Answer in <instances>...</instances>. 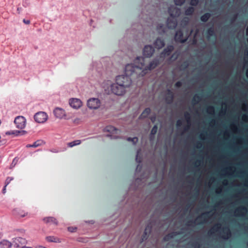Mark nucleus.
I'll use <instances>...</instances> for the list:
<instances>
[{"label":"nucleus","instance_id":"nucleus-55","mask_svg":"<svg viewBox=\"0 0 248 248\" xmlns=\"http://www.w3.org/2000/svg\"><path fill=\"white\" fill-rule=\"evenodd\" d=\"M195 223V221H188L187 223V225H188V226H190L191 225V223Z\"/></svg>","mask_w":248,"mask_h":248},{"label":"nucleus","instance_id":"nucleus-60","mask_svg":"<svg viewBox=\"0 0 248 248\" xmlns=\"http://www.w3.org/2000/svg\"><path fill=\"white\" fill-rule=\"evenodd\" d=\"M189 125H187V126H186L185 128V130H187L188 128H189Z\"/></svg>","mask_w":248,"mask_h":248},{"label":"nucleus","instance_id":"nucleus-29","mask_svg":"<svg viewBox=\"0 0 248 248\" xmlns=\"http://www.w3.org/2000/svg\"><path fill=\"white\" fill-rule=\"evenodd\" d=\"M247 208L244 206H241L238 208L236 210V212L237 213V215H243V213L247 212Z\"/></svg>","mask_w":248,"mask_h":248},{"label":"nucleus","instance_id":"nucleus-39","mask_svg":"<svg viewBox=\"0 0 248 248\" xmlns=\"http://www.w3.org/2000/svg\"><path fill=\"white\" fill-rule=\"evenodd\" d=\"M127 140L129 141L132 142L134 143V144H135L138 141V138L137 137H134L133 138H128L127 139Z\"/></svg>","mask_w":248,"mask_h":248},{"label":"nucleus","instance_id":"nucleus-45","mask_svg":"<svg viewBox=\"0 0 248 248\" xmlns=\"http://www.w3.org/2000/svg\"><path fill=\"white\" fill-rule=\"evenodd\" d=\"M184 116H185V118H186V119L187 121V122L188 123L189 122L190 119V116L189 113H188V112H186L185 113Z\"/></svg>","mask_w":248,"mask_h":248},{"label":"nucleus","instance_id":"nucleus-37","mask_svg":"<svg viewBox=\"0 0 248 248\" xmlns=\"http://www.w3.org/2000/svg\"><path fill=\"white\" fill-rule=\"evenodd\" d=\"M188 63L187 62H184L181 65V69L185 70L188 68Z\"/></svg>","mask_w":248,"mask_h":248},{"label":"nucleus","instance_id":"nucleus-33","mask_svg":"<svg viewBox=\"0 0 248 248\" xmlns=\"http://www.w3.org/2000/svg\"><path fill=\"white\" fill-rule=\"evenodd\" d=\"M140 152H141L140 149H139L137 151L136 157V160L139 163H141L142 161V156H141Z\"/></svg>","mask_w":248,"mask_h":248},{"label":"nucleus","instance_id":"nucleus-7","mask_svg":"<svg viewBox=\"0 0 248 248\" xmlns=\"http://www.w3.org/2000/svg\"><path fill=\"white\" fill-rule=\"evenodd\" d=\"M168 12L171 17H177L180 15L181 11L179 8L171 6L169 8Z\"/></svg>","mask_w":248,"mask_h":248},{"label":"nucleus","instance_id":"nucleus-44","mask_svg":"<svg viewBox=\"0 0 248 248\" xmlns=\"http://www.w3.org/2000/svg\"><path fill=\"white\" fill-rule=\"evenodd\" d=\"M208 214L209 213L208 212L202 214L200 217L197 218L196 221H198L200 218H204L205 219L207 217Z\"/></svg>","mask_w":248,"mask_h":248},{"label":"nucleus","instance_id":"nucleus-35","mask_svg":"<svg viewBox=\"0 0 248 248\" xmlns=\"http://www.w3.org/2000/svg\"><path fill=\"white\" fill-rule=\"evenodd\" d=\"M152 230V226L150 224H148L145 229L143 234L144 236H146L147 238L148 236V233H150Z\"/></svg>","mask_w":248,"mask_h":248},{"label":"nucleus","instance_id":"nucleus-50","mask_svg":"<svg viewBox=\"0 0 248 248\" xmlns=\"http://www.w3.org/2000/svg\"><path fill=\"white\" fill-rule=\"evenodd\" d=\"M182 121H181V120H178V121H177V122H176V126H177V127H179V126H181V125H182Z\"/></svg>","mask_w":248,"mask_h":248},{"label":"nucleus","instance_id":"nucleus-10","mask_svg":"<svg viewBox=\"0 0 248 248\" xmlns=\"http://www.w3.org/2000/svg\"><path fill=\"white\" fill-rule=\"evenodd\" d=\"M174 49V47L173 46H168L166 48H164L163 51L160 53V57L165 58L166 56H170Z\"/></svg>","mask_w":248,"mask_h":248},{"label":"nucleus","instance_id":"nucleus-21","mask_svg":"<svg viewBox=\"0 0 248 248\" xmlns=\"http://www.w3.org/2000/svg\"><path fill=\"white\" fill-rule=\"evenodd\" d=\"M44 144V142L42 140H38L35 141L32 144H27V148L34 147L36 148Z\"/></svg>","mask_w":248,"mask_h":248},{"label":"nucleus","instance_id":"nucleus-16","mask_svg":"<svg viewBox=\"0 0 248 248\" xmlns=\"http://www.w3.org/2000/svg\"><path fill=\"white\" fill-rule=\"evenodd\" d=\"M53 113L55 117L57 118L62 119L65 116L64 110L59 108H56L54 110Z\"/></svg>","mask_w":248,"mask_h":248},{"label":"nucleus","instance_id":"nucleus-63","mask_svg":"<svg viewBox=\"0 0 248 248\" xmlns=\"http://www.w3.org/2000/svg\"><path fill=\"white\" fill-rule=\"evenodd\" d=\"M199 163L200 164V163H201V161H197L196 162V163Z\"/></svg>","mask_w":248,"mask_h":248},{"label":"nucleus","instance_id":"nucleus-23","mask_svg":"<svg viewBox=\"0 0 248 248\" xmlns=\"http://www.w3.org/2000/svg\"><path fill=\"white\" fill-rule=\"evenodd\" d=\"M46 239L47 241L50 242H55V243H61V239L57 237L54 236H47L46 237Z\"/></svg>","mask_w":248,"mask_h":248},{"label":"nucleus","instance_id":"nucleus-28","mask_svg":"<svg viewBox=\"0 0 248 248\" xmlns=\"http://www.w3.org/2000/svg\"><path fill=\"white\" fill-rule=\"evenodd\" d=\"M195 11V9L193 7H189L187 8L185 12V14L186 16H192Z\"/></svg>","mask_w":248,"mask_h":248},{"label":"nucleus","instance_id":"nucleus-25","mask_svg":"<svg viewBox=\"0 0 248 248\" xmlns=\"http://www.w3.org/2000/svg\"><path fill=\"white\" fill-rule=\"evenodd\" d=\"M178 234H179V232H176L170 233L164 237V240L165 241H169L170 239L173 238L175 236L177 235Z\"/></svg>","mask_w":248,"mask_h":248},{"label":"nucleus","instance_id":"nucleus-18","mask_svg":"<svg viewBox=\"0 0 248 248\" xmlns=\"http://www.w3.org/2000/svg\"><path fill=\"white\" fill-rule=\"evenodd\" d=\"M232 235L230 229L228 227L223 228V233L221 237L224 239H228L231 237Z\"/></svg>","mask_w":248,"mask_h":248},{"label":"nucleus","instance_id":"nucleus-40","mask_svg":"<svg viewBox=\"0 0 248 248\" xmlns=\"http://www.w3.org/2000/svg\"><path fill=\"white\" fill-rule=\"evenodd\" d=\"M13 179V177H7L5 182V186H7Z\"/></svg>","mask_w":248,"mask_h":248},{"label":"nucleus","instance_id":"nucleus-31","mask_svg":"<svg viewBox=\"0 0 248 248\" xmlns=\"http://www.w3.org/2000/svg\"><path fill=\"white\" fill-rule=\"evenodd\" d=\"M80 140H76L67 143V145L69 147H73L76 145H79L81 143Z\"/></svg>","mask_w":248,"mask_h":248},{"label":"nucleus","instance_id":"nucleus-49","mask_svg":"<svg viewBox=\"0 0 248 248\" xmlns=\"http://www.w3.org/2000/svg\"><path fill=\"white\" fill-rule=\"evenodd\" d=\"M142 169V166L140 165V164H138L136 168V171H140Z\"/></svg>","mask_w":248,"mask_h":248},{"label":"nucleus","instance_id":"nucleus-19","mask_svg":"<svg viewBox=\"0 0 248 248\" xmlns=\"http://www.w3.org/2000/svg\"><path fill=\"white\" fill-rule=\"evenodd\" d=\"M14 212L15 215L22 217L27 216L28 215L27 212H25L24 210L19 208L15 209Z\"/></svg>","mask_w":248,"mask_h":248},{"label":"nucleus","instance_id":"nucleus-24","mask_svg":"<svg viewBox=\"0 0 248 248\" xmlns=\"http://www.w3.org/2000/svg\"><path fill=\"white\" fill-rule=\"evenodd\" d=\"M207 38L209 39L211 36H215V31L213 26L209 28L206 31Z\"/></svg>","mask_w":248,"mask_h":248},{"label":"nucleus","instance_id":"nucleus-56","mask_svg":"<svg viewBox=\"0 0 248 248\" xmlns=\"http://www.w3.org/2000/svg\"><path fill=\"white\" fill-rule=\"evenodd\" d=\"M237 14H236V15H234V16H233V17H232V20H235V19H236V18H237Z\"/></svg>","mask_w":248,"mask_h":248},{"label":"nucleus","instance_id":"nucleus-26","mask_svg":"<svg viewBox=\"0 0 248 248\" xmlns=\"http://www.w3.org/2000/svg\"><path fill=\"white\" fill-rule=\"evenodd\" d=\"M211 16V14L210 13H206L201 16L200 19L202 22H206L208 20Z\"/></svg>","mask_w":248,"mask_h":248},{"label":"nucleus","instance_id":"nucleus-47","mask_svg":"<svg viewBox=\"0 0 248 248\" xmlns=\"http://www.w3.org/2000/svg\"><path fill=\"white\" fill-rule=\"evenodd\" d=\"M177 57H178V54H176V52H175V53H173L172 54V55L171 56L170 59L173 60L174 61L177 59Z\"/></svg>","mask_w":248,"mask_h":248},{"label":"nucleus","instance_id":"nucleus-2","mask_svg":"<svg viewBox=\"0 0 248 248\" xmlns=\"http://www.w3.org/2000/svg\"><path fill=\"white\" fill-rule=\"evenodd\" d=\"M138 78V74L135 70L134 65L133 63L127 64L125 67L124 75L116 77V82L123 87L124 89L129 87L132 82V78Z\"/></svg>","mask_w":248,"mask_h":248},{"label":"nucleus","instance_id":"nucleus-3","mask_svg":"<svg viewBox=\"0 0 248 248\" xmlns=\"http://www.w3.org/2000/svg\"><path fill=\"white\" fill-rule=\"evenodd\" d=\"M111 93L117 95H122L125 93V89L116 82L110 86Z\"/></svg>","mask_w":248,"mask_h":248},{"label":"nucleus","instance_id":"nucleus-9","mask_svg":"<svg viewBox=\"0 0 248 248\" xmlns=\"http://www.w3.org/2000/svg\"><path fill=\"white\" fill-rule=\"evenodd\" d=\"M175 40L176 42L183 43H185L187 38H184L183 31L181 30L176 31L175 35Z\"/></svg>","mask_w":248,"mask_h":248},{"label":"nucleus","instance_id":"nucleus-20","mask_svg":"<svg viewBox=\"0 0 248 248\" xmlns=\"http://www.w3.org/2000/svg\"><path fill=\"white\" fill-rule=\"evenodd\" d=\"M106 131L112 133L113 134H117L119 132H120V131L116 128L115 127L111 126V125H108L105 128Z\"/></svg>","mask_w":248,"mask_h":248},{"label":"nucleus","instance_id":"nucleus-48","mask_svg":"<svg viewBox=\"0 0 248 248\" xmlns=\"http://www.w3.org/2000/svg\"><path fill=\"white\" fill-rule=\"evenodd\" d=\"M182 86V83L181 81H177L175 84V87L176 88H180Z\"/></svg>","mask_w":248,"mask_h":248},{"label":"nucleus","instance_id":"nucleus-43","mask_svg":"<svg viewBox=\"0 0 248 248\" xmlns=\"http://www.w3.org/2000/svg\"><path fill=\"white\" fill-rule=\"evenodd\" d=\"M192 246L195 248H200V244L198 241H195L191 244Z\"/></svg>","mask_w":248,"mask_h":248},{"label":"nucleus","instance_id":"nucleus-17","mask_svg":"<svg viewBox=\"0 0 248 248\" xmlns=\"http://www.w3.org/2000/svg\"><path fill=\"white\" fill-rule=\"evenodd\" d=\"M154 46L155 48L160 49L165 46L164 40L160 38H157L155 41Z\"/></svg>","mask_w":248,"mask_h":248},{"label":"nucleus","instance_id":"nucleus-13","mask_svg":"<svg viewBox=\"0 0 248 248\" xmlns=\"http://www.w3.org/2000/svg\"><path fill=\"white\" fill-rule=\"evenodd\" d=\"M26 240L25 239L18 237L13 239V245L16 247H19L21 245L26 244Z\"/></svg>","mask_w":248,"mask_h":248},{"label":"nucleus","instance_id":"nucleus-34","mask_svg":"<svg viewBox=\"0 0 248 248\" xmlns=\"http://www.w3.org/2000/svg\"><path fill=\"white\" fill-rule=\"evenodd\" d=\"M152 230V226L150 224H148L145 229L143 234L144 236H146L147 238L148 236V233H150Z\"/></svg>","mask_w":248,"mask_h":248},{"label":"nucleus","instance_id":"nucleus-42","mask_svg":"<svg viewBox=\"0 0 248 248\" xmlns=\"http://www.w3.org/2000/svg\"><path fill=\"white\" fill-rule=\"evenodd\" d=\"M199 2V0H190V4L192 6H197Z\"/></svg>","mask_w":248,"mask_h":248},{"label":"nucleus","instance_id":"nucleus-54","mask_svg":"<svg viewBox=\"0 0 248 248\" xmlns=\"http://www.w3.org/2000/svg\"><path fill=\"white\" fill-rule=\"evenodd\" d=\"M151 120L152 121V122H155V116L152 117L151 118Z\"/></svg>","mask_w":248,"mask_h":248},{"label":"nucleus","instance_id":"nucleus-27","mask_svg":"<svg viewBox=\"0 0 248 248\" xmlns=\"http://www.w3.org/2000/svg\"><path fill=\"white\" fill-rule=\"evenodd\" d=\"M150 112H151L150 108H146L143 110V111L142 112L141 114L140 115V118L141 119V118H146L149 115Z\"/></svg>","mask_w":248,"mask_h":248},{"label":"nucleus","instance_id":"nucleus-15","mask_svg":"<svg viewBox=\"0 0 248 248\" xmlns=\"http://www.w3.org/2000/svg\"><path fill=\"white\" fill-rule=\"evenodd\" d=\"M45 223L48 225H54L55 226L58 225V221L57 219L53 217H46L43 219Z\"/></svg>","mask_w":248,"mask_h":248},{"label":"nucleus","instance_id":"nucleus-58","mask_svg":"<svg viewBox=\"0 0 248 248\" xmlns=\"http://www.w3.org/2000/svg\"><path fill=\"white\" fill-rule=\"evenodd\" d=\"M246 74L247 77L248 78V68L246 70Z\"/></svg>","mask_w":248,"mask_h":248},{"label":"nucleus","instance_id":"nucleus-64","mask_svg":"<svg viewBox=\"0 0 248 248\" xmlns=\"http://www.w3.org/2000/svg\"><path fill=\"white\" fill-rule=\"evenodd\" d=\"M246 55L248 56V51H247V53Z\"/></svg>","mask_w":248,"mask_h":248},{"label":"nucleus","instance_id":"nucleus-38","mask_svg":"<svg viewBox=\"0 0 248 248\" xmlns=\"http://www.w3.org/2000/svg\"><path fill=\"white\" fill-rule=\"evenodd\" d=\"M175 4L177 6L182 5L185 2V0H174Z\"/></svg>","mask_w":248,"mask_h":248},{"label":"nucleus","instance_id":"nucleus-6","mask_svg":"<svg viewBox=\"0 0 248 248\" xmlns=\"http://www.w3.org/2000/svg\"><path fill=\"white\" fill-rule=\"evenodd\" d=\"M14 123L17 128L23 129L25 127L26 119L23 116H17L15 119Z\"/></svg>","mask_w":248,"mask_h":248},{"label":"nucleus","instance_id":"nucleus-52","mask_svg":"<svg viewBox=\"0 0 248 248\" xmlns=\"http://www.w3.org/2000/svg\"><path fill=\"white\" fill-rule=\"evenodd\" d=\"M23 21L26 24H29L30 23V21L29 20H26L24 19Z\"/></svg>","mask_w":248,"mask_h":248},{"label":"nucleus","instance_id":"nucleus-1","mask_svg":"<svg viewBox=\"0 0 248 248\" xmlns=\"http://www.w3.org/2000/svg\"><path fill=\"white\" fill-rule=\"evenodd\" d=\"M145 58L142 57H137L133 63L134 65L135 70L138 74L139 77H143L148 71L153 70L156 68L159 64V61L158 59H155L150 62L148 66H145Z\"/></svg>","mask_w":248,"mask_h":248},{"label":"nucleus","instance_id":"nucleus-22","mask_svg":"<svg viewBox=\"0 0 248 248\" xmlns=\"http://www.w3.org/2000/svg\"><path fill=\"white\" fill-rule=\"evenodd\" d=\"M11 246V243L7 240H3L0 243V247L1 248H10Z\"/></svg>","mask_w":248,"mask_h":248},{"label":"nucleus","instance_id":"nucleus-53","mask_svg":"<svg viewBox=\"0 0 248 248\" xmlns=\"http://www.w3.org/2000/svg\"><path fill=\"white\" fill-rule=\"evenodd\" d=\"M6 186H5V185L2 189V192L3 194H5L6 193Z\"/></svg>","mask_w":248,"mask_h":248},{"label":"nucleus","instance_id":"nucleus-46","mask_svg":"<svg viewBox=\"0 0 248 248\" xmlns=\"http://www.w3.org/2000/svg\"><path fill=\"white\" fill-rule=\"evenodd\" d=\"M207 111L209 113L214 112V108L213 106H209L207 108Z\"/></svg>","mask_w":248,"mask_h":248},{"label":"nucleus","instance_id":"nucleus-62","mask_svg":"<svg viewBox=\"0 0 248 248\" xmlns=\"http://www.w3.org/2000/svg\"><path fill=\"white\" fill-rule=\"evenodd\" d=\"M68 230H69V231H70V232H73V230H71V228H70V227H69V228H68Z\"/></svg>","mask_w":248,"mask_h":248},{"label":"nucleus","instance_id":"nucleus-41","mask_svg":"<svg viewBox=\"0 0 248 248\" xmlns=\"http://www.w3.org/2000/svg\"><path fill=\"white\" fill-rule=\"evenodd\" d=\"M18 162V159L16 158V157H15L13 160V161L11 164V168H13V167H14L16 165V163H17Z\"/></svg>","mask_w":248,"mask_h":248},{"label":"nucleus","instance_id":"nucleus-11","mask_svg":"<svg viewBox=\"0 0 248 248\" xmlns=\"http://www.w3.org/2000/svg\"><path fill=\"white\" fill-rule=\"evenodd\" d=\"M70 106L74 108L77 109L82 106V102L80 100L77 98H72L69 100Z\"/></svg>","mask_w":248,"mask_h":248},{"label":"nucleus","instance_id":"nucleus-59","mask_svg":"<svg viewBox=\"0 0 248 248\" xmlns=\"http://www.w3.org/2000/svg\"><path fill=\"white\" fill-rule=\"evenodd\" d=\"M186 18H185L184 20H183V21L184 22H185L186 23H187L188 22V19H187L186 20Z\"/></svg>","mask_w":248,"mask_h":248},{"label":"nucleus","instance_id":"nucleus-32","mask_svg":"<svg viewBox=\"0 0 248 248\" xmlns=\"http://www.w3.org/2000/svg\"><path fill=\"white\" fill-rule=\"evenodd\" d=\"M158 130V127L156 125H155L152 128L151 133H150V138L151 140L152 139L153 137L157 133Z\"/></svg>","mask_w":248,"mask_h":248},{"label":"nucleus","instance_id":"nucleus-4","mask_svg":"<svg viewBox=\"0 0 248 248\" xmlns=\"http://www.w3.org/2000/svg\"><path fill=\"white\" fill-rule=\"evenodd\" d=\"M101 102L100 100L96 98H92L88 100L87 106L91 109H96L100 107Z\"/></svg>","mask_w":248,"mask_h":248},{"label":"nucleus","instance_id":"nucleus-5","mask_svg":"<svg viewBox=\"0 0 248 248\" xmlns=\"http://www.w3.org/2000/svg\"><path fill=\"white\" fill-rule=\"evenodd\" d=\"M34 120L38 123H43L47 119V115L46 113L40 111L36 113L34 116Z\"/></svg>","mask_w":248,"mask_h":248},{"label":"nucleus","instance_id":"nucleus-8","mask_svg":"<svg viewBox=\"0 0 248 248\" xmlns=\"http://www.w3.org/2000/svg\"><path fill=\"white\" fill-rule=\"evenodd\" d=\"M155 52L154 47L151 45L145 46L143 49V55L147 58L151 57Z\"/></svg>","mask_w":248,"mask_h":248},{"label":"nucleus","instance_id":"nucleus-57","mask_svg":"<svg viewBox=\"0 0 248 248\" xmlns=\"http://www.w3.org/2000/svg\"><path fill=\"white\" fill-rule=\"evenodd\" d=\"M246 35L247 36H248V26L246 28Z\"/></svg>","mask_w":248,"mask_h":248},{"label":"nucleus","instance_id":"nucleus-12","mask_svg":"<svg viewBox=\"0 0 248 248\" xmlns=\"http://www.w3.org/2000/svg\"><path fill=\"white\" fill-rule=\"evenodd\" d=\"M175 18L170 16L167 19V25L168 28L173 29L177 26V22Z\"/></svg>","mask_w":248,"mask_h":248},{"label":"nucleus","instance_id":"nucleus-51","mask_svg":"<svg viewBox=\"0 0 248 248\" xmlns=\"http://www.w3.org/2000/svg\"><path fill=\"white\" fill-rule=\"evenodd\" d=\"M147 239V237L146 236H144V235H142L141 239V243L143 242L145 240H146Z\"/></svg>","mask_w":248,"mask_h":248},{"label":"nucleus","instance_id":"nucleus-30","mask_svg":"<svg viewBox=\"0 0 248 248\" xmlns=\"http://www.w3.org/2000/svg\"><path fill=\"white\" fill-rule=\"evenodd\" d=\"M220 224H217L215 225L208 232L210 235H212L213 234L214 232L217 231L220 228Z\"/></svg>","mask_w":248,"mask_h":248},{"label":"nucleus","instance_id":"nucleus-61","mask_svg":"<svg viewBox=\"0 0 248 248\" xmlns=\"http://www.w3.org/2000/svg\"><path fill=\"white\" fill-rule=\"evenodd\" d=\"M22 248H32L31 247H28L24 246V247H22Z\"/></svg>","mask_w":248,"mask_h":248},{"label":"nucleus","instance_id":"nucleus-36","mask_svg":"<svg viewBox=\"0 0 248 248\" xmlns=\"http://www.w3.org/2000/svg\"><path fill=\"white\" fill-rule=\"evenodd\" d=\"M201 100V97L197 94L194 95L192 99V102L194 104L198 103Z\"/></svg>","mask_w":248,"mask_h":248},{"label":"nucleus","instance_id":"nucleus-14","mask_svg":"<svg viewBox=\"0 0 248 248\" xmlns=\"http://www.w3.org/2000/svg\"><path fill=\"white\" fill-rule=\"evenodd\" d=\"M174 99V93L170 89L167 90L166 95L165 97L166 102L168 104H171L172 103Z\"/></svg>","mask_w":248,"mask_h":248}]
</instances>
